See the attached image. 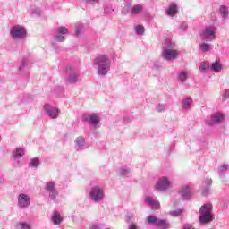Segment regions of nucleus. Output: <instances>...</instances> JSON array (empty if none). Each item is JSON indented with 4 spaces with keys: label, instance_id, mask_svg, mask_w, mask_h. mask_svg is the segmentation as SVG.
I'll return each mask as SVG.
<instances>
[{
    "label": "nucleus",
    "instance_id": "f257e3e1",
    "mask_svg": "<svg viewBox=\"0 0 229 229\" xmlns=\"http://www.w3.org/2000/svg\"><path fill=\"white\" fill-rule=\"evenodd\" d=\"M93 65L97 69L98 76H106L112 65V59L106 55L100 54L94 58Z\"/></svg>",
    "mask_w": 229,
    "mask_h": 229
},
{
    "label": "nucleus",
    "instance_id": "f03ea898",
    "mask_svg": "<svg viewBox=\"0 0 229 229\" xmlns=\"http://www.w3.org/2000/svg\"><path fill=\"white\" fill-rule=\"evenodd\" d=\"M175 45L171 39H165L163 44V51L161 53L162 58L167 62L176 60L180 55V51L174 49Z\"/></svg>",
    "mask_w": 229,
    "mask_h": 229
},
{
    "label": "nucleus",
    "instance_id": "7ed1b4c3",
    "mask_svg": "<svg viewBox=\"0 0 229 229\" xmlns=\"http://www.w3.org/2000/svg\"><path fill=\"white\" fill-rule=\"evenodd\" d=\"M214 219V216H212V204L210 202H208L200 207L199 212V223L201 225H207L208 223H211V221Z\"/></svg>",
    "mask_w": 229,
    "mask_h": 229
},
{
    "label": "nucleus",
    "instance_id": "20e7f679",
    "mask_svg": "<svg viewBox=\"0 0 229 229\" xmlns=\"http://www.w3.org/2000/svg\"><path fill=\"white\" fill-rule=\"evenodd\" d=\"M65 72L67 74V77L64 79L66 85H76V83L81 80L80 69L76 66H66Z\"/></svg>",
    "mask_w": 229,
    "mask_h": 229
},
{
    "label": "nucleus",
    "instance_id": "39448f33",
    "mask_svg": "<svg viewBox=\"0 0 229 229\" xmlns=\"http://www.w3.org/2000/svg\"><path fill=\"white\" fill-rule=\"evenodd\" d=\"M10 35L13 40H24L28 37V30L22 25H14L11 28Z\"/></svg>",
    "mask_w": 229,
    "mask_h": 229
},
{
    "label": "nucleus",
    "instance_id": "423d86ee",
    "mask_svg": "<svg viewBox=\"0 0 229 229\" xmlns=\"http://www.w3.org/2000/svg\"><path fill=\"white\" fill-rule=\"evenodd\" d=\"M155 189L158 192H165L169 189H173V182L167 176L159 177L155 184Z\"/></svg>",
    "mask_w": 229,
    "mask_h": 229
},
{
    "label": "nucleus",
    "instance_id": "0eeeda50",
    "mask_svg": "<svg viewBox=\"0 0 229 229\" xmlns=\"http://www.w3.org/2000/svg\"><path fill=\"white\" fill-rule=\"evenodd\" d=\"M89 196L93 203H100L105 199V190L99 186H93L89 190Z\"/></svg>",
    "mask_w": 229,
    "mask_h": 229
},
{
    "label": "nucleus",
    "instance_id": "6e6552de",
    "mask_svg": "<svg viewBox=\"0 0 229 229\" xmlns=\"http://www.w3.org/2000/svg\"><path fill=\"white\" fill-rule=\"evenodd\" d=\"M217 29L214 26H208L200 32V38L204 42H212L216 38Z\"/></svg>",
    "mask_w": 229,
    "mask_h": 229
},
{
    "label": "nucleus",
    "instance_id": "1a4fd4ad",
    "mask_svg": "<svg viewBox=\"0 0 229 229\" xmlns=\"http://www.w3.org/2000/svg\"><path fill=\"white\" fill-rule=\"evenodd\" d=\"M44 114L50 119H58L60 115V109L58 107L51 106L49 103H46L43 106Z\"/></svg>",
    "mask_w": 229,
    "mask_h": 229
},
{
    "label": "nucleus",
    "instance_id": "9d476101",
    "mask_svg": "<svg viewBox=\"0 0 229 229\" xmlns=\"http://www.w3.org/2000/svg\"><path fill=\"white\" fill-rule=\"evenodd\" d=\"M45 191L48 194L50 199H56L58 191L56 190V183L55 182H48L46 183Z\"/></svg>",
    "mask_w": 229,
    "mask_h": 229
},
{
    "label": "nucleus",
    "instance_id": "9b49d317",
    "mask_svg": "<svg viewBox=\"0 0 229 229\" xmlns=\"http://www.w3.org/2000/svg\"><path fill=\"white\" fill-rule=\"evenodd\" d=\"M84 121H87L89 124L93 126V128H100L101 127V118L99 117V114H92L89 115L84 116Z\"/></svg>",
    "mask_w": 229,
    "mask_h": 229
},
{
    "label": "nucleus",
    "instance_id": "f8f14e48",
    "mask_svg": "<svg viewBox=\"0 0 229 229\" xmlns=\"http://www.w3.org/2000/svg\"><path fill=\"white\" fill-rule=\"evenodd\" d=\"M225 121V114L223 113H215L210 119H208L206 124L208 126H216V124H221Z\"/></svg>",
    "mask_w": 229,
    "mask_h": 229
},
{
    "label": "nucleus",
    "instance_id": "ddd939ff",
    "mask_svg": "<svg viewBox=\"0 0 229 229\" xmlns=\"http://www.w3.org/2000/svg\"><path fill=\"white\" fill-rule=\"evenodd\" d=\"M148 225H153L154 226H157L159 228L167 229V221L158 219L155 216H149L147 218Z\"/></svg>",
    "mask_w": 229,
    "mask_h": 229
},
{
    "label": "nucleus",
    "instance_id": "4468645a",
    "mask_svg": "<svg viewBox=\"0 0 229 229\" xmlns=\"http://www.w3.org/2000/svg\"><path fill=\"white\" fill-rule=\"evenodd\" d=\"M30 205H31V198H30V195L21 193L18 196V207L20 208H28Z\"/></svg>",
    "mask_w": 229,
    "mask_h": 229
},
{
    "label": "nucleus",
    "instance_id": "2eb2a0df",
    "mask_svg": "<svg viewBox=\"0 0 229 229\" xmlns=\"http://www.w3.org/2000/svg\"><path fill=\"white\" fill-rule=\"evenodd\" d=\"M26 155V150L24 148L18 147L15 148V150L13 152V158L16 164H20L21 158Z\"/></svg>",
    "mask_w": 229,
    "mask_h": 229
},
{
    "label": "nucleus",
    "instance_id": "dca6fc26",
    "mask_svg": "<svg viewBox=\"0 0 229 229\" xmlns=\"http://www.w3.org/2000/svg\"><path fill=\"white\" fill-rule=\"evenodd\" d=\"M191 194H192V188L191 187V185L186 184L182 187L180 191V195L182 199H189V198H191Z\"/></svg>",
    "mask_w": 229,
    "mask_h": 229
},
{
    "label": "nucleus",
    "instance_id": "f3484780",
    "mask_svg": "<svg viewBox=\"0 0 229 229\" xmlns=\"http://www.w3.org/2000/svg\"><path fill=\"white\" fill-rule=\"evenodd\" d=\"M76 151H83L85 149V138L83 136H79L74 140Z\"/></svg>",
    "mask_w": 229,
    "mask_h": 229
},
{
    "label": "nucleus",
    "instance_id": "a211bd4d",
    "mask_svg": "<svg viewBox=\"0 0 229 229\" xmlns=\"http://www.w3.org/2000/svg\"><path fill=\"white\" fill-rule=\"evenodd\" d=\"M146 205H148V207H151V208L157 210L158 208H160V202H158V200L147 196L144 199Z\"/></svg>",
    "mask_w": 229,
    "mask_h": 229
},
{
    "label": "nucleus",
    "instance_id": "6ab92c4d",
    "mask_svg": "<svg viewBox=\"0 0 229 229\" xmlns=\"http://www.w3.org/2000/svg\"><path fill=\"white\" fill-rule=\"evenodd\" d=\"M210 185H212V179L207 178L203 182V196H208V194H210Z\"/></svg>",
    "mask_w": 229,
    "mask_h": 229
},
{
    "label": "nucleus",
    "instance_id": "aec40b11",
    "mask_svg": "<svg viewBox=\"0 0 229 229\" xmlns=\"http://www.w3.org/2000/svg\"><path fill=\"white\" fill-rule=\"evenodd\" d=\"M178 13V5L173 3L169 5L168 9L166 10V15L169 17H174Z\"/></svg>",
    "mask_w": 229,
    "mask_h": 229
},
{
    "label": "nucleus",
    "instance_id": "412c9836",
    "mask_svg": "<svg viewBox=\"0 0 229 229\" xmlns=\"http://www.w3.org/2000/svg\"><path fill=\"white\" fill-rule=\"evenodd\" d=\"M210 70L213 72H221L223 71V64H221V61L216 60L211 64Z\"/></svg>",
    "mask_w": 229,
    "mask_h": 229
},
{
    "label": "nucleus",
    "instance_id": "4be33fe9",
    "mask_svg": "<svg viewBox=\"0 0 229 229\" xmlns=\"http://www.w3.org/2000/svg\"><path fill=\"white\" fill-rule=\"evenodd\" d=\"M193 100L191 97H187L182 99V106L183 110H191L192 106Z\"/></svg>",
    "mask_w": 229,
    "mask_h": 229
},
{
    "label": "nucleus",
    "instance_id": "5701e85b",
    "mask_svg": "<svg viewBox=\"0 0 229 229\" xmlns=\"http://www.w3.org/2000/svg\"><path fill=\"white\" fill-rule=\"evenodd\" d=\"M63 221H64V218H62V216H60L58 211L54 212V214L52 216L53 225H62Z\"/></svg>",
    "mask_w": 229,
    "mask_h": 229
},
{
    "label": "nucleus",
    "instance_id": "b1692460",
    "mask_svg": "<svg viewBox=\"0 0 229 229\" xmlns=\"http://www.w3.org/2000/svg\"><path fill=\"white\" fill-rule=\"evenodd\" d=\"M189 76V72H187V70H183L181 71L178 74H177V80L181 82V83H185L187 81V78Z\"/></svg>",
    "mask_w": 229,
    "mask_h": 229
},
{
    "label": "nucleus",
    "instance_id": "393cba45",
    "mask_svg": "<svg viewBox=\"0 0 229 229\" xmlns=\"http://www.w3.org/2000/svg\"><path fill=\"white\" fill-rule=\"evenodd\" d=\"M219 13L222 19L224 20L228 19V15H229L228 7L226 5H221L219 8Z\"/></svg>",
    "mask_w": 229,
    "mask_h": 229
},
{
    "label": "nucleus",
    "instance_id": "a878e982",
    "mask_svg": "<svg viewBox=\"0 0 229 229\" xmlns=\"http://www.w3.org/2000/svg\"><path fill=\"white\" fill-rule=\"evenodd\" d=\"M143 10L144 6L142 4H136L132 6L131 13H133V15H139V13H142Z\"/></svg>",
    "mask_w": 229,
    "mask_h": 229
},
{
    "label": "nucleus",
    "instance_id": "bb28decb",
    "mask_svg": "<svg viewBox=\"0 0 229 229\" xmlns=\"http://www.w3.org/2000/svg\"><path fill=\"white\" fill-rule=\"evenodd\" d=\"M16 229H31V225L28 222H19L16 225Z\"/></svg>",
    "mask_w": 229,
    "mask_h": 229
},
{
    "label": "nucleus",
    "instance_id": "cd10ccee",
    "mask_svg": "<svg viewBox=\"0 0 229 229\" xmlns=\"http://www.w3.org/2000/svg\"><path fill=\"white\" fill-rule=\"evenodd\" d=\"M199 49L203 53H208V51H211L212 47L208 43H201V44H199Z\"/></svg>",
    "mask_w": 229,
    "mask_h": 229
},
{
    "label": "nucleus",
    "instance_id": "c85d7f7f",
    "mask_svg": "<svg viewBox=\"0 0 229 229\" xmlns=\"http://www.w3.org/2000/svg\"><path fill=\"white\" fill-rule=\"evenodd\" d=\"M229 165L228 164H223L218 167V172L220 173V176H225V171H228Z\"/></svg>",
    "mask_w": 229,
    "mask_h": 229
},
{
    "label": "nucleus",
    "instance_id": "c756f323",
    "mask_svg": "<svg viewBox=\"0 0 229 229\" xmlns=\"http://www.w3.org/2000/svg\"><path fill=\"white\" fill-rule=\"evenodd\" d=\"M55 33H57L58 35H67V33H69V29H67L66 27H59L57 29H55Z\"/></svg>",
    "mask_w": 229,
    "mask_h": 229
},
{
    "label": "nucleus",
    "instance_id": "7c9ffc66",
    "mask_svg": "<svg viewBox=\"0 0 229 229\" xmlns=\"http://www.w3.org/2000/svg\"><path fill=\"white\" fill-rule=\"evenodd\" d=\"M134 30H135L136 35H144V31H145L144 26H142V25H136L134 27Z\"/></svg>",
    "mask_w": 229,
    "mask_h": 229
},
{
    "label": "nucleus",
    "instance_id": "2f4dec72",
    "mask_svg": "<svg viewBox=\"0 0 229 229\" xmlns=\"http://www.w3.org/2000/svg\"><path fill=\"white\" fill-rule=\"evenodd\" d=\"M209 68H210V65H208V64L202 62V63H200L199 69L200 72L205 73V72H207L208 69H209Z\"/></svg>",
    "mask_w": 229,
    "mask_h": 229
},
{
    "label": "nucleus",
    "instance_id": "473e14b6",
    "mask_svg": "<svg viewBox=\"0 0 229 229\" xmlns=\"http://www.w3.org/2000/svg\"><path fill=\"white\" fill-rule=\"evenodd\" d=\"M54 38L56 42H65V36H64L63 34H58L56 33L55 36H54Z\"/></svg>",
    "mask_w": 229,
    "mask_h": 229
},
{
    "label": "nucleus",
    "instance_id": "72a5a7b5",
    "mask_svg": "<svg viewBox=\"0 0 229 229\" xmlns=\"http://www.w3.org/2000/svg\"><path fill=\"white\" fill-rule=\"evenodd\" d=\"M129 173H131L130 168L126 166H123L120 169V176H128Z\"/></svg>",
    "mask_w": 229,
    "mask_h": 229
},
{
    "label": "nucleus",
    "instance_id": "f704fd0d",
    "mask_svg": "<svg viewBox=\"0 0 229 229\" xmlns=\"http://www.w3.org/2000/svg\"><path fill=\"white\" fill-rule=\"evenodd\" d=\"M181 214H183V209H176L170 211V216H173L174 217H179Z\"/></svg>",
    "mask_w": 229,
    "mask_h": 229
},
{
    "label": "nucleus",
    "instance_id": "c9c22d12",
    "mask_svg": "<svg viewBox=\"0 0 229 229\" xmlns=\"http://www.w3.org/2000/svg\"><path fill=\"white\" fill-rule=\"evenodd\" d=\"M229 99V89H225L222 94V101H226Z\"/></svg>",
    "mask_w": 229,
    "mask_h": 229
},
{
    "label": "nucleus",
    "instance_id": "e433bc0d",
    "mask_svg": "<svg viewBox=\"0 0 229 229\" xmlns=\"http://www.w3.org/2000/svg\"><path fill=\"white\" fill-rule=\"evenodd\" d=\"M38 164H40V162L37 158L31 159L30 161L31 167H38Z\"/></svg>",
    "mask_w": 229,
    "mask_h": 229
},
{
    "label": "nucleus",
    "instance_id": "4c0bfd02",
    "mask_svg": "<svg viewBox=\"0 0 229 229\" xmlns=\"http://www.w3.org/2000/svg\"><path fill=\"white\" fill-rule=\"evenodd\" d=\"M128 12H130V5L127 4L122 9V14L128 15Z\"/></svg>",
    "mask_w": 229,
    "mask_h": 229
},
{
    "label": "nucleus",
    "instance_id": "58836bf2",
    "mask_svg": "<svg viewBox=\"0 0 229 229\" xmlns=\"http://www.w3.org/2000/svg\"><path fill=\"white\" fill-rule=\"evenodd\" d=\"M81 30H82L81 27H75V29H74V35L76 37H78L79 35H81Z\"/></svg>",
    "mask_w": 229,
    "mask_h": 229
},
{
    "label": "nucleus",
    "instance_id": "ea45409f",
    "mask_svg": "<svg viewBox=\"0 0 229 229\" xmlns=\"http://www.w3.org/2000/svg\"><path fill=\"white\" fill-rule=\"evenodd\" d=\"M153 69H155L156 71H160V69H162V64H160V63H154Z\"/></svg>",
    "mask_w": 229,
    "mask_h": 229
},
{
    "label": "nucleus",
    "instance_id": "a19ab883",
    "mask_svg": "<svg viewBox=\"0 0 229 229\" xmlns=\"http://www.w3.org/2000/svg\"><path fill=\"white\" fill-rule=\"evenodd\" d=\"M164 110H165V105L164 104H160L157 106V112H164Z\"/></svg>",
    "mask_w": 229,
    "mask_h": 229
},
{
    "label": "nucleus",
    "instance_id": "79ce46f5",
    "mask_svg": "<svg viewBox=\"0 0 229 229\" xmlns=\"http://www.w3.org/2000/svg\"><path fill=\"white\" fill-rule=\"evenodd\" d=\"M112 12H114V9H112L110 7H106L104 9V13H106V15H110V13H112Z\"/></svg>",
    "mask_w": 229,
    "mask_h": 229
},
{
    "label": "nucleus",
    "instance_id": "37998d69",
    "mask_svg": "<svg viewBox=\"0 0 229 229\" xmlns=\"http://www.w3.org/2000/svg\"><path fill=\"white\" fill-rule=\"evenodd\" d=\"M32 13H33V15H38H38H41L42 11L38 8H35V9H33Z\"/></svg>",
    "mask_w": 229,
    "mask_h": 229
},
{
    "label": "nucleus",
    "instance_id": "c03bdc74",
    "mask_svg": "<svg viewBox=\"0 0 229 229\" xmlns=\"http://www.w3.org/2000/svg\"><path fill=\"white\" fill-rule=\"evenodd\" d=\"M86 4H96V3H99V0H85Z\"/></svg>",
    "mask_w": 229,
    "mask_h": 229
},
{
    "label": "nucleus",
    "instance_id": "a18cd8bd",
    "mask_svg": "<svg viewBox=\"0 0 229 229\" xmlns=\"http://www.w3.org/2000/svg\"><path fill=\"white\" fill-rule=\"evenodd\" d=\"M180 28H181L182 31H185L187 30L188 26H187V24L182 23Z\"/></svg>",
    "mask_w": 229,
    "mask_h": 229
},
{
    "label": "nucleus",
    "instance_id": "49530a36",
    "mask_svg": "<svg viewBox=\"0 0 229 229\" xmlns=\"http://www.w3.org/2000/svg\"><path fill=\"white\" fill-rule=\"evenodd\" d=\"M90 229H101V227H100L99 225L94 224V225H92L90 226Z\"/></svg>",
    "mask_w": 229,
    "mask_h": 229
},
{
    "label": "nucleus",
    "instance_id": "de8ad7c7",
    "mask_svg": "<svg viewBox=\"0 0 229 229\" xmlns=\"http://www.w3.org/2000/svg\"><path fill=\"white\" fill-rule=\"evenodd\" d=\"M129 229H137V225L132 224V225H130Z\"/></svg>",
    "mask_w": 229,
    "mask_h": 229
},
{
    "label": "nucleus",
    "instance_id": "09e8293b",
    "mask_svg": "<svg viewBox=\"0 0 229 229\" xmlns=\"http://www.w3.org/2000/svg\"><path fill=\"white\" fill-rule=\"evenodd\" d=\"M0 142H1V136H0Z\"/></svg>",
    "mask_w": 229,
    "mask_h": 229
}]
</instances>
